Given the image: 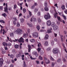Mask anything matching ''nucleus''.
<instances>
[{"instance_id":"52","label":"nucleus","mask_w":67,"mask_h":67,"mask_svg":"<svg viewBox=\"0 0 67 67\" xmlns=\"http://www.w3.org/2000/svg\"><path fill=\"white\" fill-rule=\"evenodd\" d=\"M27 30L28 33H30V29L28 28Z\"/></svg>"},{"instance_id":"2","label":"nucleus","mask_w":67,"mask_h":67,"mask_svg":"<svg viewBox=\"0 0 67 67\" xmlns=\"http://www.w3.org/2000/svg\"><path fill=\"white\" fill-rule=\"evenodd\" d=\"M51 25L52 27H53V30L54 31H56L58 29V27L57 25H56V24H55L54 22H52L51 23Z\"/></svg>"},{"instance_id":"7","label":"nucleus","mask_w":67,"mask_h":67,"mask_svg":"<svg viewBox=\"0 0 67 67\" xmlns=\"http://www.w3.org/2000/svg\"><path fill=\"white\" fill-rule=\"evenodd\" d=\"M4 9L5 12H7L8 13V4L7 3L6 4L5 6L4 7Z\"/></svg>"},{"instance_id":"49","label":"nucleus","mask_w":67,"mask_h":67,"mask_svg":"<svg viewBox=\"0 0 67 67\" xmlns=\"http://www.w3.org/2000/svg\"><path fill=\"white\" fill-rule=\"evenodd\" d=\"M39 59H40V60H43V58H42V57L41 56H39Z\"/></svg>"},{"instance_id":"4","label":"nucleus","mask_w":67,"mask_h":67,"mask_svg":"<svg viewBox=\"0 0 67 67\" xmlns=\"http://www.w3.org/2000/svg\"><path fill=\"white\" fill-rule=\"evenodd\" d=\"M59 52V50L57 48H55L53 50V53L54 54H57Z\"/></svg>"},{"instance_id":"13","label":"nucleus","mask_w":67,"mask_h":67,"mask_svg":"<svg viewBox=\"0 0 67 67\" xmlns=\"http://www.w3.org/2000/svg\"><path fill=\"white\" fill-rule=\"evenodd\" d=\"M27 24L28 25L29 27H32L33 26V25L32 24H29V23H27Z\"/></svg>"},{"instance_id":"56","label":"nucleus","mask_w":67,"mask_h":67,"mask_svg":"<svg viewBox=\"0 0 67 67\" xmlns=\"http://www.w3.org/2000/svg\"><path fill=\"white\" fill-rule=\"evenodd\" d=\"M13 20H14V21H16V20H17V19H16V17H14L13 18Z\"/></svg>"},{"instance_id":"60","label":"nucleus","mask_w":67,"mask_h":67,"mask_svg":"<svg viewBox=\"0 0 67 67\" xmlns=\"http://www.w3.org/2000/svg\"><path fill=\"white\" fill-rule=\"evenodd\" d=\"M44 60L45 61V62L46 61H47V60H47V59L46 58L44 57Z\"/></svg>"},{"instance_id":"44","label":"nucleus","mask_w":67,"mask_h":67,"mask_svg":"<svg viewBox=\"0 0 67 67\" xmlns=\"http://www.w3.org/2000/svg\"><path fill=\"white\" fill-rule=\"evenodd\" d=\"M0 22H1V23H5V22L3 20H0Z\"/></svg>"},{"instance_id":"33","label":"nucleus","mask_w":67,"mask_h":67,"mask_svg":"<svg viewBox=\"0 0 67 67\" xmlns=\"http://www.w3.org/2000/svg\"><path fill=\"white\" fill-rule=\"evenodd\" d=\"M46 63V64H49L50 62V61L49 60H47V61H46L45 62Z\"/></svg>"},{"instance_id":"6","label":"nucleus","mask_w":67,"mask_h":67,"mask_svg":"<svg viewBox=\"0 0 67 67\" xmlns=\"http://www.w3.org/2000/svg\"><path fill=\"white\" fill-rule=\"evenodd\" d=\"M32 36L34 37H35V38L37 37L38 36V33L37 32H35L34 33L32 34Z\"/></svg>"},{"instance_id":"11","label":"nucleus","mask_w":67,"mask_h":67,"mask_svg":"<svg viewBox=\"0 0 67 67\" xmlns=\"http://www.w3.org/2000/svg\"><path fill=\"white\" fill-rule=\"evenodd\" d=\"M47 24L48 26H50L51 25V22L50 20H48L47 21Z\"/></svg>"},{"instance_id":"42","label":"nucleus","mask_w":67,"mask_h":67,"mask_svg":"<svg viewBox=\"0 0 67 67\" xmlns=\"http://www.w3.org/2000/svg\"><path fill=\"white\" fill-rule=\"evenodd\" d=\"M37 15L38 16H40L41 15V12H38L37 13Z\"/></svg>"},{"instance_id":"1","label":"nucleus","mask_w":67,"mask_h":67,"mask_svg":"<svg viewBox=\"0 0 67 67\" xmlns=\"http://www.w3.org/2000/svg\"><path fill=\"white\" fill-rule=\"evenodd\" d=\"M14 32L18 35H21L23 33V31L21 29H18L16 30H14Z\"/></svg>"},{"instance_id":"53","label":"nucleus","mask_w":67,"mask_h":67,"mask_svg":"<svg viewBox=\"0 0 67 67\" xmlns=\"http://www.w3.org/2000/svg\"><path fill=\"white\" fill-rule=\"evenodd\" d=\"M54 34L55 37H57V34H56L55 33H54Z\"/></svg>"},{"instance_id":"48","label":"nucleus","mask_w":67,"mask_h":67,"mask_svg":"<svg viewBox=\"0 0 67 67\" xmlns=\"http://www.w3.org/2000/svg\"><path fill=\"white\" fill-rule=\"evenodd\" d=\"M50 59L52 61H54V60L52 57H51Z\"/></svg>"},{"instance_id":"55","label":"nucleus","mask_w":67,"mask_h":67,"mask_svg":"<svg viewBox=\"0 0 67 67\" xmlns=\"http://www.w3.org/2000/svg\"><path fill=\"white\" fill-rule=\"evenodd\" d=\"M8 10L9 11H11L12 10V8L9 7L8 8Z\"/></svg>"},{"instance_id":"64","label":"nucleus","mask_w":67,"mask_h":67,"mask_svg":"<svg viewBox=\"0 0 67 67\" xmlns=\"http://www.w3.org/2000/svg\"><path fill=\"white\" fill-rule=\"evenodd\" d=\"M14 9H16V5L15 4V5H14Z\"/></svg>"},{"instance_id":"51","label":"nucleus","mask_w":67,"mask_h":67,"mask_svg":"<svg viewBox=\"0 0 67 67\" xmlns=\"http://www.w3.org/2000/svg\"><path fill=\"white\" fill-rule=\"evenodd\" d=\"M40 45H41V44L40 42L38 43V47H40Z\"/></svg>"},{"instance_id":"21","label":"nucleus","mask_w":67,"mask_h":67,"mask_svg":"<svg viewBox=\"0 0 67 67\" xmlns=\"http://www.w3.org/2000/svg\"><path fill=\"white\" fill-rule=\"evenodd\" d=\"M23 37L24 38H26V37H27V36L26 34H24Z\"/></svg>"},{"instance_id":"54","label":"nucleus","mask_w":67,"mask_h":67,"mask_svg":"<svg viewBox=\"0 0 67 67\" xmlns=\"http://www.w3.org/2000/svg\"><path fill=\"white\" fill-rule=\"evenodd\" d=\"M34 5L35 6V5H37V3L36 2H35Z\"/></svg>"},{"instance_id":"57","label":"nucleus","mask_w":67,"mask_h":67,"mask_svg":"<svg viewBox=\"0 0 67 67\" xmlns=\"http://www.w3.org/2000/svg\"><path fill=\"white\" fill-rule=\"evenodd\" d=\"M36 63L38 65V64H39V61H38V60H36Z\"/></svg>"},{"instance_id":"31","label":"nucleus","mask_w":67,"mask_h":67,"mask_svg":"<svg viewBox=\"0 0 67 67\" xmlns=\"http://www.w3.org/2000/svg\"><path fill=\"white\" fill-rule=\"evenodd\" d=\"M10 36H11V37H13V36H14V34H13V33H10Z\"/></svg>"},{"instance_id":"45","label":"nucleus","mask_w":67,"mask_h":67,"mask_svg":"<svg viewBox=\"0 0 67 67\" xmlns=\"http://www.w3.org/2000/svg\"><path fill=\"white\" fill-rule=\"evenodd\" d=\"M16 25L17 27H19V26H20V23H17Z\"/></svg>"},{"instance_id":"43","label":"nucleus","mask_w":67,"mask_h":67,"mask_svg":"<svg viewBox=\"0 0 67 67\" xmlns=\"http://www.w3.org/2000/svg\"><path fill=\"white\" fill-rule=\"evenodd\" d=\"M63 35H60V37L61 38V41H63Z\"/></svg>"},{"instance_id":"14","label":"nucleus","mask_w":67,"mask_h":67,"mask_svg":"<svg viewBox=\"0 0 67 67\" xmlns=\"http://www.w3.org/2000/svg\"><path fill=\"white\" fill-rule=\"evenodd\" d=\"M49 36L48 34L46 35L44 37V40H47Z\"/></svg>"},{"instance_id":"34","label":"nucleus","mask_w":67,"mask_h":67,"mask_svg":"<svg viewBox=\"0 0 67 67\" xmlns=\"http://www.w3.org/2000/svg\"><path fill=\"white\" fill-rule=\"evenodd\" d=\"M20 21L21 23H23V22H24V19L23 18H21L20 19Z\"/></svg>"},{"instance_id":"58","label":"nucleus","mask_w":67,"mask_h":67,"mask_svg":"<svg viewBox=\"0 0 67 67\" xmlns=\"http://www.w3.org/2000/svg\"><path fill=\"white\" fill-rule=\"evenodd\" d=\"M29 13L30 16H31V15H32V13L30 11H29Z\"/></svg>"},{"instance_id":"50","label":"nucleus","mask_w":67,"mask_h":67,"mask_svg":"<svg viewBox=\"0 0 67 67\" xmlns=\"http://www.w3.org/2000/svg\"><path fill=\"white\" fill-rule=\"evenodd\" d=\"M11 45H12V44L10 43H7V46H10Z\"/></svg>"},{"instance_id":"20","label":"nucleus","mask_w":67,"mask_h":67,"mask_svg":"<svg viewBox=\"0 0 67 67\" xmlns=\"http://www.w3.org/2000/svg\"><path fill=\"white\" fill-rule=\"evenodd\" d=\"M19 46L18 45L16 44L14 46V47L16 49H18V48H19Z\"/></svg>"},{"instance_id":"30","label":"nucleus","mask_w":67,"mask_h":67,"mask_svg":"<svg viewBox=\"0 0 67 67\" xmlns=\"http://www.w3.org/2000/svg\"><path fill=\"white\" fill-rule=\"evenodd\" d=\"M37 11H38V9L36 8H35L34 10V12H36Z\"/></svg>"},{"instance_id":"5","label":"nucleus","mask_w":67,"mask_h":67,"mask_svg":"<svg viewBox=\"0 0 67 67\" xmlns=\"http://www.w3.org/2000/svg\"><path fill=\"white\" fill-rule=\"evenodd\" d=\"M54 11L55 13L54 14V17L55 18H57V19L59 21L60 20V17L59 16H57V14L58 13H57L56 12V10L55 9L54 10Z\"/></svg>"},{"instance_id":"15","label":"nucleus","mask_w":67,"mask_h":67,"mask_svg":"<svg viewBox=\"0 0 67 67\" xmlns=\"http://www.w3.org/2000/svg\"><path fill=\"white\" fill-rule=\"evenodd\" d=\"M52 28H50V29L47 30V32L48 33H52Z\"/></svg>"},{"instance_id":"61","label":"nucleus","mask_w":67,"mask_h":67,"mask_svg":"<svg viewBox=\"0 0 67 67\" xmlns=\"http://www.w3.org/2000/svg\"><path fill=\"white\" fill-rule=\"evenodd\" d=\"M3 9V8L2 6H0V10H2Z\"/></svg>"},{"instance_id":"29","label":"nucleus","mask_w":67,"mask_h":67,"mask_svg":"<svg viewBox=\"0 0 67 67\" xmlns=\"http://www.w3.org/2000/svg\"><path fill=\"white\" fill-rule=\"evenodd\" d=\"M44 10L46 11H48V8L47 7H45L44 8Z\"/></svg>"},{"instance_id":"10","label":"nucleus","mask_w":67,"mask_h":67,"mask_svg":"<svg viewBox=\"0 0 67 67\" xmlns=\"http://www.w3.org/2000/svg\"><path fill=\"white\" fill-rule=\"evenodd\" d=\"M3 59L2 58L0 59V67L2 66V65L3 64Z\"/></svg>"},{"instance_id":"38","label":"nucleus","mask_w":67,"mask_h":67,"mask_svg":"<svg viewBox=\"0 0 67 67\" xmlns=\"http://www.w3.org/2000/svg\"><path fill=\"white\" fill-rule=\"evenodd\" d=\"M23 11L24 13H25L26 12V9L25 8H24L23 9Z\"/></svg>"},{"instance_id":"27","label":"nucleus","mask_w":67,"mask_h":67,"mask_svg":"<svg viewBox=\"0 0 67 67\" xmlns=\"http://www.w3.org/2000/svg\"><path fill=\"white\" fill-rule=\"evenodd\" d=\"M62 16H63V18H64V20H66V19H67V18H66V16H65V15H64L63 14H62Z\"/></svg>"},{"instance_id":"17","label":"nucleus","mask_w":67,"mask_h":67,"mask_svg":"<svg viewBox=\"0 0 67 67\" xmlns=\"http://www.w3.org/2000/svg\"><path fill=\"white\" fill-rule=\"evenodd\" d=\"M45 46H48V42L47 41H46L44 43Z\"/></svg>"},{"instance_id":"32","label":"nucleus","mask_w":67,"mask_h":67,"mask_svg":"<svg viewBox=\"0 0 67 67\" xmlns=\"http://www.w3.org/2000/svg\"><path fill=\"white\" fill-rule=\"evenodd\" d=\"M30 41L31 43H34L35 42V40L33 39H31Z\"/></svg>"},{"instance_id":"41","label":"nucleus","mask_w":67,"mask_h":67,"mask_svg":"<svg viewBox=\"0 0 67 67\" xmlns=\"http://www.w3.org/2000/svg\"><path fill=\"white\" fill-rule=\"evenodd\" d=\"M47 6V2H46L44 3V6L45 7H46Z\"/></svg>"},{"instance_id":"47","label":"nucleus","mask_w":67,"mask_h":67,"mask_svg":"<svg viewBox=\"0 0 67 67\" xmlns=\"http://www.w3.org/2000/svg\"><path fill=\"white\" fill-rule=\"evenodd\" d=\"M51 48L50 47H48L47 49V51H49L51 50Z\"/></svg>"},{"instance_id":"16","label":"nucleus","mask_w":67,"mask_h":67,"mask_svg":"<svg viewBox=\"0 0 67 67\" xmlns=\"http://www.w3.org/2000/svg\"><path fill=\"white\" fill-rule=\"evenodd\" d=\"M28 52H31V46L30 45H28Z\"/></svg>"},{"instance_id":"28","label":"nucleus","mask_w":67,"mask_h":67,"mask_svg":"<svg viewBox=\"0 0 67 67\" xmlns=\"http://www.w3.org/2000/svg\"><path fill=\"white\" fill-rule=\"evenodd\" d=\"M31 59H32V60H35V59H36V58H33L32 56H31L30 57Z\"/></svg>"},{"instance_id":"26","label":"nucleus","mask_w":67,"mask_h":67,"mask_svg":"<svg viewBox=\"0 0 67 67\" xmlns=\"http://www.w3.org/2000/svg\"><path fill=\"white\" fill-rule=\"evenodd\" d=\"M23 67H26V65L25 64V62L24 61V63L23 65Z\"/></svg>"},{"instance_id":"63","label":"nucleus","mask_w":67,"mask_h":67,"mask_svg":"<svg viewBox=\"0 0 67 67\" xmlns=\"http://www.w3.org/2000/svg\"><path fill=\"white\" fill-rule=\"evenodd\" d=\"M12 52H13L15 53V50L14 49H13L12 51Z\"/></svg>"},{"instance_id":"18","label":"nucleus","mask_w":67,"mask_h":67,"mask_svg":"<svg viewBox=\"0 0 67 67\" xmlns=\"http://www.w3.org/2000/svg\"><path fill=\"white\" fill-rule=\"evenodd\" d=\"M61 8L63 10H64L65 9V6L64 5H63L61 6Z\"/></svg>"},{"instance_id":"24","label":"nucleus","mask_w":67,"mask_h":67,"mask_svg":"<svg viewBox=\"0 0 67 67\" xmlns=\"http://www.w3.org/2000/svg\"><path fill=\"white\" fill-rule=\"evenodd\" d=\"M6 53V51H5L4 50H3L2 51V53L3 54H5Z\"/></svg>"},{"instance_id":"22","label":"nucleus","mask_w":67,"mask_h":67,"mask_svg":"<svg viewBox=\"0 0 67 67\" xmlns=\"http://www.w3.org/2000/svg\"><path fill=\"white\" fill-rule=\"evenodd\" d=\"M51 44L52 46L54 45V41H52L51 42Z\"/></svg>"},{"instance_id":"46","label":"nucleus","mask_w":67,"mask_h":67,"mask_svg":"<svg viewBox=\"0 0 67 67\" xmlns=\"http://www.w3.org/2000/svg\"><path fill=\"white\" fill-rule=\"evenodd\" d=\"M37 50L38 51V52H40V51L41 50V48L39 47L37 49Z\"/></svg>"},{"instance_id":"12","label":"nucleus","mask_w":67,"mask_h":67,"mask_svg":"<svg viewBox=\"0 0 67 67\" xmlns=\"http://www.w3.org/2000/svg\"><path fill=\"white\" fill-rule=\"evenodd\" d=\"M33 55H34L36 56V57H38V55L37 53L36 52H34L32 53Z\"/></svg>"},{"instance_id":"3","label":"nucleus","mask_w":67,"mask_h":67,"mask_svg":"<svg viewBox=\"0 0 67 67\" xmlns=\"http://www.w3.org/2000/svg\"><path fill=\"white\" fill-rule=\"evenodd\" d=\"M44 17L46 20H47L48 19H49L51 18V16L49 13H47V15H44Z\"/></svg>"},{"instance_id":"8","label":"nucleus","mask_w":67,"mask_h":67,"mask_svg":"<svg viewBox=\"0 0 67 67\" xmlns=\"http://www.w3.org/2000/svg\"><path fill=\"white\" fill-rule=\"evenodd\" d=\"M18 42L20 43H24V39L23 38V37H21L19 40H18Z\"/></svg>"},{"instance_id":"23","label":"nucleus","mask_w":67,"mask_h":67,"mask_svg":"<svg viewBox=\"0 0 67 67\" xmlns=\"http://www.w3.org/2000/svg\"><path fill=\"white\" fill-rule=\"evenodd\" d=\"M37 30H38V31H39L40 30V26L39 25H38L36 27Z\"/></svg>"},{"instance_id":"25","label":"nucleus","mask_w":67,"mask_h":67,"mask_svg":"<svg viewBox=\"0 0 67 67\" xmlns=\"http://www.w3.org/2000/svg\"><path fill=\"white\" fill-rule=\"evenodd\" d=\"M2 44L4 46H5V45L6 46H8V43H5L4 42H3L2 43Z\"/></svg>"},{"instance_id":"62","label":"nucleus","mask_w":67,"mask_h":67,"mask_svg":"<svg viewBox=\"0 0 67 67\" xmlns=\"http://www.w3.org/2000/svg\"><path fill=\"white\" fill-rule=\"evenodd\" d=\"M64 12L66 14H67V9H66L64 10Z\"/></svg>"},{"instance_id":"59","label":"nucleus","mask_w":67,"mask_h":67,"mask_svg":"<svg viewBox=\"0 0 67 67\" xmlns=\"http://www.w3.org/2000/svg\"><path fill=\"white\" fill-rule=\"evenodd\" d=\"M35 8V6L34 5H33V6H31V8L32 9H33Z\"/></svg>"},{"instance_id":"40","label":"nucleus","mask_w":67,"mask_h":67,"mask_svg":"<svg viewBox=\"0 0 67 67\" xmlns=\"http://www.w3.org/2000/svg\"><path fill=\"white\" fill-rule=\"evenodd\" d=\"M61 61V59L60 58H59L57 60V62L58 63H59Z\"/></svg>"},{"instance_id":"39","label":"nucleus","mask_w":67,"mask_h":67,"mask_svg":"<svg viewBox=\"0 0 67 67\" xmlns=\"http://www.w3.org/2000/svg\"><path fill=\"white\" fill-rule=\"evenodd\" d=\"M54 65H55V63L54 62H52L51 64V67H53L54 66Z\"/></svg>"},{"instance_id":"36","label":"nucleus","mask_w":67,"mask_h":67,"mask_svg":"<svg viewBox=\"0 0 67 67\" xmlns=\"http://www.w3.org/2000/svg\"><path fill=\"white\" fill-rule=\"evenodd\" d=\"M62 60L63 61V62H66V59H65V58L64 57L62 58Z\"/></svg>"},{"instance_id":"37","label":"nucleus","mask_w":67,"mask_h":67,"mask_svg":"<svg viewBox=\"0 0 67 67\" xmlns=\"http://www.w3.org/2000/svg\"><path fill=\"white\" fill-rule=\"evenodd\" d=\"M38 22L39 23H40L41 22V20L40 18H38Z\"/></svg>"},{"instance_id":"35","label":"nucleus","mask_w":67,"mask_h":67,"mask_svg":"<svg viewBox=\"0 0 67 67\" xmlns=\"http://www.w3.org/2000/svg\"><path fill=\"white\" fill-rule=\"evenodd\" d=\"M2 16H4L5 18V17L7 16V14H5V13H4V14H2Z\"/></svg>"},{"instance_id":"9","label":"nucleus","mask_w":67,"mask_h":67,"mask_svg":"<svg viewBox=\"0 0 67 67\" xmlns=\"http://www.w3.org/2000/svg\"><path fill=\"white\" fill-rule=\"evenodd\" d=\"M37 19L35 17H34V16H32V18L31 19V22H32V21H34V22H35L36 21Z\"/></svg>"},{"instance_id":"19","label":"nucleus","mask_w":67,"mask_h":67,"mask_svg":"<svg viewBox=\"0 0 67 67\" xmlns=\"http://www.w3.org/2000/svg\"><path fill=\"white\" fill-rule=\"evenodd\" d=\"M8 56H10V58H13L14 57V55H13L12 54L10 55L9 54H8Z\"/></svg>"}]
</instances>
